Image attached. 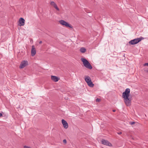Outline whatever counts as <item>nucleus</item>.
Here are the masks:
<instances>
[{"label": "nucleus", "mask_w": 148, "mask_h": 148, "mask_svg": "<svg viewBox=\"0 0 148 148\" xmlns=\"http://www.w3.org/2000/svg\"><path fill=\"white\" fill-rule=\"evenodd\" d=\"M130 90L129 88H126L125 92L122 94V97L123 98L124 101L126 105L130 106L131 105L132 99L129 97L130 95Z\"/></svg>", "instance_id": "obj_1"}, {"label": "nucleus", "mask_w": 148, "mask_h": 148, "mask_svg": "<svg viewBox=\"0 0 148 148\" xmlns=\"http://www.w3.org/2000/svg\"><path fill=\"white\" fill-rule=\"evenodd\" d=\"M85 81L87 83L88 85L90 87H93L94 86V84H93L91 81L90 78L88 76H84Z\"/></svg>", "instance_id": "obj_2"}, {"label": "nucleus", "mask_w": 148, "mask_h": 148, "mask_svg": "<svg viewBox=\"0 0 148 148\" xmlns=\"http://www.w3.org/2000/svg\"><path fill=\"white\" fill-rule=\"evenodd\" d=\"M81 60L84 65L86 68L89 69H91L92 68V66L90 64L86 59L82 58Z\"/></svg>", "instance_id": "obj_3"}, {"label": "nucleus", "mask_w": 148, "mask_h": 148, "mask_svg": "<svg viewBox=\"0 0 148 148\" xmlns=\"http://www.w3.org/2000/svg\"><path fill=\"white\" fill-rule=\"evenodd\" d=\"M28 62L27 60H23L21 62L19 68L21 69H23L27 66L28 65Z\"/></svg>", "instance_id": "obj_4"}, {"label": "nucleus", "mask_w": 148, "mask_h": 148, "mask_svg": "<svg viewBox=\"0 0 148 148\" xmlns=\"http://www.w3.org/2000/svg\"><path fill=\"white\" fill-rule=\"evenodd\" d=\"M143 38H136L132 40L129 42V43L131 45H134L137 44Z\"/></svg>", "instance_id": "obj_5"}, {"label": "nucleus", "mask_w": 148, "mask_h": 148, "mask_svg": "<svg viewBox=\"0 0 148 148\" xmlns=\"http://www.w3.org/2000/svg\"><path fill=\"white\" fill-rule=\"evenodd\" d=\"M101 143L103 145L109 147H112V144L107 140L102 139L101 140Z\"/></svg>", "instance_id": "obj_6"}, {"label": "nucleus", "mask_w": 148, "mask_h": 148, "mask_svg": "<svg viewBox=\"0 0 148 148\" xmlns=\"http://www.w3.org/2000/svg\"><path fill=\"white\" fill-rule=\"evenodd\" d=\"M59 23L62 25L65 26L66 27H71V26L64 21L61 20L59 21Z\"/></svg>", "instance_id": "obj_7"}, {"label": "nucleus", "mask_w": 148, "mask_h": 148, "mask_svg": "<svg viewBox=\"0 0 148 148\" xmlns=\"http://www.w3.org/2000/svg\"><path fill=\"white\" fill-rule=\"evenodd\" d=\"M62 123L65 129H67L68 128L69 125L67 122L64 119H62Z\"/></svg>", "instance_id": "obj_8"}, {"label": "nucleus", "mask_w": 148, "mask_h": 148, "mask_svg": "<svg viewBox=\"0 0 148 148\" xmlns=\"http://www.w3.org/2000/svg\"><path fill=\"white\" fill-rule=\"evenodd\" d=\"M36 53V49L34 45L32 46V49L31 51V55L32 56H34L35 55Z\"/></svg>", "instance_id": "obj_9"}, {"label": "nucleus", "mask_w": 148, "mask_h": 148, "mask_svg": "<svg viewBox=\"0 0 148 148\" xmlns=\"http://www.w3.org/2000/svg\"><path fill=\"white\" fill-rule=\"evenodd\" d=\"M51 79L55 82H57L60 79V78L56 76L51 75Z\"/></svg>", "instance_id": "obj_10"}, {"label": "nucleus", "mask_w": 148, "mask_h": 148, "mask_svg": "<svg viewBox=\"0 0 148 148\" xmlns=\"http://www.w3.org/2000/svg\"><path fill=\"white\" fill-rule=\"evenodd\" d=\"M50 4L51 5L53 6L57 10H59V9L58 7L54 1H51V2Z\"/></svg>", "instance_id": "obj_11"}, {"label": "nucleus", "mask_w": 148, "mask_h": 148, "mask_svg": "<svg viewBox=\"0 0 148 148\" xmlns=\"http://www.w3.org/2000/svg\"><path fill=\"white\" fill-rule=\"evenodd\" d=\"M25 22L24 19H19L18 25L20 26L24 25L25 24Z\"/></svg>", "instance_id": "obj_12"}, {"label": "nucleus", "mask_w": 148, "mask_h": 148, "mask_svg": "<svg viewBox=\"0 0 148 148\" xmlns=\"http://www.w3.org/2000/svg\"><path fill=\"white\" fill-rule=\"evenodd\" d=\"M86 49L84 48H82L80 49V51L83 53L86 52Z\"/></svg>", "instance_id": "obj_13"}, {"label": "nucleus", "mask_w": 148, "mask_h": 148, "mask_svg": "<svg viewBox=\"0 0 148 148\" xmlns=\"http://www.w3.org/2000/svg\"><path fill=\"white\" fill-rule=\"evenodd\" d=\"M63 143L65 144L66 143V139L64 140L63 141Z\"/></svg>", "instance_id": "obj_14"}, {"label": "nucleus", "mask_w": 148, "mask_h": 148, "mask_svg": "<svg viewBox=\"0 0 148 148\" xmlns=\"http://www.w3.org/2000/svg\"><path fill=\"white\" fill-rule=\"evenodd\" d=\"M24 148H31V147H29V146H24Z\"/></svg>", "instance_id": "obj_15"}, {"label": "nucleus", "mask_w": 148, "mask_h": 148, "mask_svg": "<svg viewBox=\"0 0 148 148\" xmlns=\"http://www.w3.org/2000/svg\"><path fill=\"white\" fill-rule=\"evenodd\" d=\"M96 102H99L100 101V99H99L97 98L96 99Z\"/></svg>", "instance_id": "obj_16"}, {"label": "nucleus", "mask_w": 148, "mask_h": 148, "mask_svg": "<svg viewBox=\"0 0 148 148\" xmlns=\"http://www.w3.org/2000/svg\"><path fill=\"white\" fill-rule=\"evenodd\" d=\"M130 123L131 125H132L134 124L135 123V122H130Z\"/></svg>", "instance_id": "obj_17"}, {"label": "nucleus", "mask_w": 148, "mask_h": 148, "mask_svg": "<svg viewBox=\"0 0 148 148\" xmlns=\"http://www.w3.org/2000/svg\"><path fill=\"white\" fill-rule=\"evenodd\" d=\"M143 66H148V63L145 64H144Z\"/></svg>", "instance_id": "obj_18"}, {"label": "nucleus", "mask_w": 148, "mask_h": 148, "mask_svg": "<svg viewBox=\"0 0 148 148\" xmlns=\"http://www.w3.org/2000/svg\"><path fill=\"white\" fill-rule=\"evenodd\" d=\"M85 11L87 13H89V12L86 9H85Z\"/></svg>", "instance_id": "obj_19"}, {"label": "nucleus", "mask_w": 148, "mask_h": 148, "mask_svg": "<svg viewBox=\"0 0 148 148\" xmlns=\"http://www.w3.org/2000/svg\"><path fill=\"white\" fill-rule=\"evenodd\" d=\"M117 134H122V132H119Z\"/></svg>", "instance_id": "obj_20"}, {"label": "nucleus", "mask_w": 148, "mask_h": 148, "mask_svg": "<svg viewBox=\"0 0 148 148\" xmlns=\"http://www.w3.org/2000/svg\"><path fill=\"white\" fill-rule=\"evenodd\" d=\"M2 116V114L1 113H0V117Z\"/></svg>", "instance_id": "obj_21"}, {"label": "nucleus", "mask_w": 148, "mask_h": 148, "mask_svg": "<svg viewBox=\"0 0 148 148\" xmlns=\"http://www.w3.org/2000/svg\"><path fill=\"white\" fill-rule=\"evenodd\" d=\"M42 43V42L41 41H40L39 42V43L40 44H41Z\"/></svg>", "instance_id": "obj_22"}, {"label": "nucleus", "mask_w": 148, "mask_h": 148, "mask_svg": "<svg viewBox=\"0 0 148 148\" xmlns=\"http://www.w3.org/2000/svg\"><path fill=\"white\" fill-rule=\"evenodd\" d=\"M115 111H116V110H113V112H115Z\"/></svg>", "instance_id": "obj_23"}, {"label": "nucleus", "mask_w": 148, "mask_h": 148, "mask_svg": "<svg viewBox=\"0 0 148 148\" xmlns=\"http://www.w3.org/2000/svg\"><path fill=\"white\" fill-rule=\"evenodd\" d=\"M21 18V19H22V18H22V17H21L20 18Z\"/></svg>", "instance_id": "obj_24"}]
</instances>
